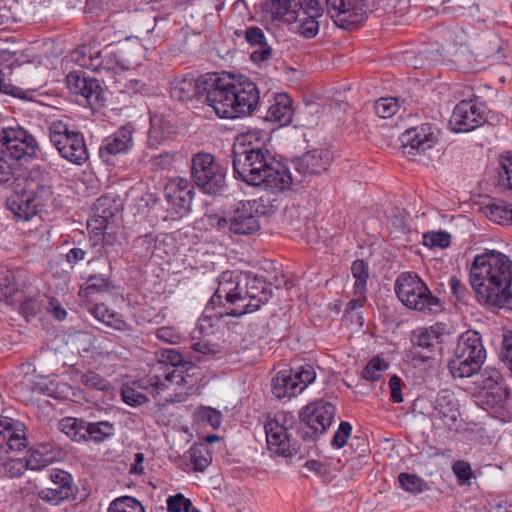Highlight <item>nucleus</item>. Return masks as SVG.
Listing matches in <instances>:
<instances>
[{
	"label": "nucleus",
	"instance_id": "obj_1",
	"mask_svg": "<svg viewBox=\"0 0 512 512\" xmlns=\"http://www.w3.org/2000/svg\"><path fill=\"white\" fill-rule=\"evenodd\" d=\"M233 170L235 177L248 185H264L272 192L291 187L289 168L261 146L237 142L233 146Z\"/></svg>",
	"mask_w": 512,
	"mask_h": 512
},
{
	"label": "nucleus",
	"instance_id": "obj_2",
	"mask_svg": "<svg viewBox=\"0 0 512 512\" xmlns=\"http://www.w3.org/2000/svg\"><path fill=\"white\" fill-rule=\"evenodd\" d=\"M272 296V285L258 275H246L245 285L233 281L232 275L223 273L219 286L207 303L206 310L220 309L219 317L239 318L257 311Z\"/></svg>",
	"mask_w": 512,
	"mask_h": 512
},
{
	"label": "nucleus",
	"instance_id": "obj_3",
	"mask_svg": "<svg viewBox=\"0 0 512 512\" xmlns=\"http://www.w3.org/2000/svg\"><path fill=\"white\" fill-rule=\"evenodd\" d=\"M470 283L484 301L512 307V261L505 254L491 250L478 255L470 268Z\"/></svg>",
	"mask_w": 512,
	"mask_h": 512
},
{
	"label": "nucleus",
	"instance_id": "obj_4",
	"mask_svg": "<svg viewBox=\"0 0 512 512\" xmlns=\"http://www.w3.org/2000/svg\"><path fill=\"white\" fill-rule=\"evenodd\" d=\"M208 98L220 118L233 119L251 114L260 96L256 84L244 75L228 79L216 75L215 87Z\"/></svg>",
	"mask_w": 512,
	"mask_h": 512
},
{
	"label": "nucleus",
	"instance_id": "obj_5",
	"mask_svg": "<svg viewBox=\"0 0 512 512\" xmlns=\"http://www.w3.org/2000/svg\"><path fill=\"white\" fill-rule=\"evenodd\" d=\"M53 195L49 173L37 166L23 179V184L7 198L6 206L18 220L27 221L35 216Z\"/></svg>",
	"mask_w": 512,
	"mask_h": 512
},
{
	"label": "nucleus",
	"instance_id": "obj_6",
	"mask_svg": "<svg viewBox=\"0 0 512 512\" xmlns=\"http://www.w3.org/2000/svg\"><path fill=\"white\" fill-rule=\"evenodd\" d=\"M197 367L174 349H164L160 352V360L150 371V380L158 390L168 389L171 385L187 386L192 390L197 384L194 378Z\"/></svg>",
	"mask_w": 512,
	"mask_h": 512
},
{
	"label": "nucleus",
	"instance_id": "obj_7",
	"mask_svg": "<svg viewBox=\"0 0 512 512\" xmlns=\"http://www.w3.org/2000/svg\"><path fill=\"white\" fill-rule=\"evenodd\" d=\"M399 300L409 309L436 314L441 311L440 300L433 296L426 283L417 275L405 272L395 282Z\"/></svg>",
	"mask_w": 512,
	"mask_h": 512
},
{
	"label": "nucleus",
	"instance_id": "obj_8",
	"mask_svg": "<svg viewBox=\"0 0 512 512\" xmlns=\"http://www.w3.org/2000/svg\"><path fill=\"white\" fill-rule=\"evenodd\" d=\"M191 175L206 194L222 195L227 188L226 169L210 153L199 152L192 157Z\"/></svg>",
	"mask_w": 512,
	"mask_h": 512
},
{
	"label": "nucleus",
	"instance_id": "obj_9",
	"mask_svg": "<svg viewBox=\"0 0 512 512\" xmlns=\"http://www.w3.org/2000/svg\"><path fill=\"white\" fill-rule=\"evenodd\" d=\"M336 415V407L324 400L307 404L299 411L297 434L303 440L315 441L330 427Z\"/></svg>",
	"mask_w": 512,
	"mask_h": 512
},
{
	"label": "nucleus",
	"instance_id": "obj_10",
	"mask_svg": "<svg viewBox=\"0 0 512 512\" xmlns=\"http://www.w3.org/2000/svg\"><path fill=\"white\" fill-rule=\"evenodd\" d=\"M49 138L59 154L67 161L82 165L88 160V149L82 133L71 130L62 120H56L50 124Z\"/></svg>",
	"mask_w": 512,
	"mask_h": 512
},
{
	"label": "nucleus",
	"instance_id": "obj_11",
	"mask_svg": "<svg viewBox=\"0 0 512 512\" xmlns=\"http://www.w3.org/2000/svg\"><path fill=\"white\" fill-rule=\"evenodd\" d=\"M40 150L36 138L21 126L0 130V154L15 163L36 159Z\"/></svg>",
	"mask_w": 512,
	"mask_h": 512
},
{
	"label": "nucleus",
	"instance_id": "obj_12",
	"mask_svg": "<svg viewBox=\"0 0 512 512\" xmlns=\"http://www.w3.org/2000/svg\"><path fill=\"white\" fill-rule=\"evenodd\" d=\"M254 204L239 201L224 216L217 219L216 227L236 236H248L260 230V222L256 217L257 208H253Z\"/></svg>",
	"mask_w": 512,
	"mask_h": 512
},
{
	"label": "nucleus",
	"instance_id": "obj_13",
	"mask_svg": "<svg viewBox=\"0 0 512 512\" xmlns=\"http://www.w3.org/2000/svg\"><path fill=\"white\" fill-rule=\"evenodd\" d=\"M312 365L305 364L279 371L272 379V393L277 398L294 397L315 380Z\"/></svg>",
	"mask_w": 512,
	"mask_h": 512
},
{
	"label": "nucleus",
	"instance_id": "obj_14",
	"mask_svg": "<svg viewBox=\"0 0 512 512\" xmlns=\"http://www.w3.org/2000/svg\"><path fill=\"white\" fill-rule=\"evenodd\" d=\"M332 161L331 152L323 149H315L306 152L292 160L295 174L289 168L291 186L303 183L307 178L325 172Z\"/></svg>",
	"mask_w": 512,
	"mask_h": 512
},
{
	"label": "nucleus",
	"instance_id": "obj_15",
	"mask_svg": "<svg viewBox=\"0 0 512 512\" xmlns=\"http://www.w3.org/2000/svg\"><path fill=\"white\" fill-rule=\"evenodd\" d=\"M216 75L177 78L171 83V97L183 102L197 98L210 106L209 93L215 87Z\"/></svg>",
	"mask_w": 512,
	"mask_h": 512
},
{
	"label": "nucleus",
	"instance_id": "obj_16",
	"mask_svg": "<svg viewBox=\"0 0 512 512\" xmlns=\"http://www.w3.org/2000/svg\"><path fill=\"white\" fill-rule=\"evenodd\" d=\"M327 12L334 23L343 29L360 25L366 17L364 0H325Z\"/></svg>",
	"mask_w": 512,
	"mask_h": 512
},
{
	"label": "nucleus",
	"instance_id": "obj_17",
	"mask_svg": "<svg viewBox=\"0 0 512 512\" xmlns=\"http://www.w3.org/2000/svg\"><path fill=\"white\" fill-rule=\"evenodd\" d=\"M268 449L279 456L292 457L300 450L297 441L291 439L288 427L279 418L269 419L264 425Z\"/></svg>",
	"mask_w": 512,
	"mask_h": 512
},
{
	"label": "nucleus",
	"instance_id": "obj_18",
	"mask_svg": "<svg viewBox=\"0 0 512 512\" xmlns=\"http://www.w3.org/2000/svg\"><path fill=\"white\" fill-rule=\"evenodd\" d=\"M165 197L172 213L183 217L190 211L194 186L185 178H174L165 186Z\"/></svg>",
	"mask_w": 512,
	"mask_h": 512
},
{
	"label": "nucleus",
	"instance_id": "obj_19",
	"mask_svg": "<svg viewBox=\"0 0 512 512\" xmlns=\"http://www.w3.org/2000/svg\"><path fill=\"white\" fill-rule=\"evenodd\" d=\"M438 138L435 129L428 123L406 130L401 136L402 151L406 155L425 153L432 149Z\"/></svg>",
	"mask_w": 512,
	"mask_h": 512
},
{
	"label": "nucleus",
	"instance_id": "obj_20",
	"mask_svg": "<svg viewBox=\"0 0 512 512\" xmlns=\"http://www.w3.org/2000/svg\"><path fill=\"white\" fill-rule=\"evenodd\" d=\"M67 87L76 95L83 96L91 107L104 102L103 89L97 79L88 78L81 71H71L66 77Z\"/></svg>",
	"mask_w": 512,
	"mask_h": 512
},
{
	"label": "nucleus",
	"instance_id": "obj_21",
	"mask_svg": "<svg viewBox=\"0 0 512 512\" xmlns=\"http://www.w3.org/2000/svg\"><path fill=\"white\" fill-rule=\"evenodd\" d=\"M482 111L471 101L459 102L450 117L449 125L454 132L463 133L474 130L485 123Z\"/></svg>",
	"mask_w": 512,
	"mask_h": 512
},
{
	"label": "nucleus",
	"instance_id": "obj_22",
	"mask_svg": "<svg viewBox=\"0 0 512 512\" xmlns=\"http://www.w3.org/2000/svg\"><path fill=\"white\" fill-rule=\"evenodd\" d=\"M455 356L465 358L469 361H477L483 364L486 358V351L482 344L481 337L476 331H466L463 333L457 343Z\"/></svg>",
	"mask_w": 512,
	"mask_h": 512
},
{
	"label": "nucleus",
	"instance_id": "obj_23",
	"mask_svg": "<svg viewBox=\"0 0 512 512\" xmlns=\"http://www.w3.org/2000/svg\"><path fill=\"white\" fill-rule=\"evenodd\" d=\"M152 393L156 392L159 394L161 390H158L157 387L150 380V373L146 378L140 379L139 381H134L132 383H126L121 388V397L122 400L132 407H137L143 405L149 401L148 397L143 393V391L150 389Z\"/></svg>",
	"mask_w": 512,
	"mask_h": 512
},
{
	"label": "nucleus",
	"instance_id": "obj_24",
	"mask_svg": "<svg viewBox=\"0 0 512 512\" xmlns=\"http://www.w3.org/2000/svg\"><path fill=\"white\" fill-rule=\"evenodd\" d=\"M458 416L459 412L452 396L447 391L438 394L432 413V420L434 422L439 421V426L451 429Z\"/></svg>",
	"mask_w": 512,
	"mask_h": 512
},
{
	"label": "nucleus",
	"instance_id": "obj_25",
	"mask_svg": "<svg viewBox=\"0 0 512 512\" xmlns=\"http://www.w3.org/2000/svg\"><path fill=\"white\" fill-rule=\"evenodd\" d=\"M132 146V129L131 127H121L112 136L104 139L100 154L118 155L126 153Z\"/></svg>",
	"mask_w": 512,
	"mask_h": 512
},
{
	"label": "nucleus",
	"instance_id": "obj_26",
	"mask_svg": "<svg viewBox=\"0 0 512 512\" xmlns=\"http://www.w3.org/2000/svg\"><path fill=\"white\" fill-rule=\"evenodd\" d=\"M293 116L292 100L286 94H279L275 97L274 103L267 111V119L280 123V125H288Z\"/></svg>",
	"mask_w": 512,
	"mask_h": 512
},
{
	"label": "nucleus",
	"instance_id": "obj_27",
	"mask_svg": "<svg viewBox=\"0 0 512 512\" xmlns=\"http://www.w3.org/2000/svg\"><path fill=\"white\" fill-rule=\"evenodd\" d=\"M50 479L53 484L51 488L57 492L63 491L60 496L64 500L76 499L78 488L71 474L61 469H53L50 473Z\"/></svg>",
	"mask_w": 512,
	"mask_h": 512
},
{
	"label": "nucleus",
	"instance_id": "obj_28",
	"mask_svg": "<svg viewBox=\"0 0 512 512\" xmlns=\"http://www.w3.org/2000/svg\"><path fill=\"white\" fill-rule=\"evenodd\" d=\"M270 5L273 20L283 23H294L298 20L296 0H271Z\"/></svg>",
	"mask_w": 512,
	"mask_h": 512
},
{
	"label": "nucleus",
	"instance_id": "obj_29",
	"mask_svg": "<svg viewBox=\"0 0 512 512\" xmlns=\"http://www.w3.org/2000/svg\"><path fill=\"white\" fill-rule=\"evenodd\" d=\"M91 314L106 326L111 327L118 331L127 330V323L122 319V316L117 312L111 311L104 304H95L91 308Z\"/></svg>",
	"mask_w": 512,
	"mask_h": 512
},
{
	"label": "nucleus",
	"instance_id": "obj_30",
	"mask_svg": "<svg viewBox=\"0 0 512 512\" xmlns=\"http://www.w3.org/2000/svg\"><path fill=\"white\" fill-rule=\"evenodd\" d=\"M149 139L154 143H161L175 133L174 125L162 115L150 118Z\"/></svg>",
	"mask_w": 512,
	"mask_h": 512
},
{
	"label": "nucleus",
	"instance_id": "obj_31",
	"mask_svg": "<svg viewBox=\"0 0 512 512\" xmlns=\"http://www.w3.org/2000/svg\"><path fill=\"white\" fill-rule=\"evenodd\" d=\"M481 366L477 361H469L459 356H455L448 364L449 370L455 379L471 377L480 370Z\"/></svg>",
	"mask_w": 512,
	"mask_h": 512
},
{
	"label": "nucleus",
	"instance_id": "obj_32",
	"mask_svg": "<svg viewBox=\"0 0 512 512\" xmlns=\"http://www.w3.org/2000/svg\"><path fill=\"white\" fill-rule=\"evenodd\" d=\"M59 428L73 441H86V421L73 417H66L59 423Z\"/></svg>",
	"mask_w": 512,
	"mask_h": 512
},
{
	"label": "nucleus",
	"instance_id": "obj_33",
	"mask_svg": "<svg viewBox=\"0 0 512 512\" xmlns=\"http://www.w3.org/2000/svg\"><path fill=\"white\" fill-rule=\"evenodd\" d=\"M411 342L414 346L431 349L438 343V327L418 328L412 332Z\"/></svg>",
	"mask_w": 512,
	"mask_h": 512
},
{
	"label": "nucleus",
	"instance_id": "obj_34",
	"mask_svg": "<svg viewBox=\"0 0 512 512\" xmlns=\"http://www.w3.org/2000/svg\"><path fill=\"white\" fill-rule=\"evenodd\" d=\"M486 216L499 224L512 223V207L507 206L503 202H492L485 207Z\"/></svg>",
	"mask_w": 512,
	"mask_h": 512
},
{
	"label": "nucleus",
	"instance_id": "obj_35",
	"mask_svg": "<svg viewBox=\"0 0 512 512\" xmlns=\"http://www.w3.org/2000/svg\"><path fill=\"white\" fill-rule=\"evenodd\" d=\"M86 428V441L102 442L114 433L113 424L107 421L97 423L86 422Z\"/></svg>",
	"mask_w": 512,
	"mask_h": 512
},
{
	"label": "nucleus",
	"instance_id": "obj_36",
	"mask_svg": "<svg viewBox=\"0 0 512 512\" xmlns=\"http://www.w3.org/2000/svg\"><path fill=\"white\" fill-rule=\"evenodd\" d=\"M0 12L2 18L0 24L22 22L27 15L24 8L16 0H11L8 4H5L0 8Z\"/></svg>",
	"mask_w": 512,
	"mask_h": 512
},
{
	"label": "nucleus",
	"instance_id": "obj_37",
	"mask_svg": "<svg viewBox=\"0 0 512 512\" xmlns=\"http://www.w3.org/2000/svg\"><path fill=\"white\" fill-rule=\"evenodd\" d=\"M351 273L355 278L354 290L360 293H366V285L369 277L368 264L361 259L355 260L351 266Z\"/></svg>",
	"mask_w": 512,
	"mask_h": 512
},
{
	"label": "nucleus",
	"instance_id": "obj_38",
	"mask_svg": "<svg viewBox=\"0 0 512 512\" xmlns=\"http://www.w3.org/2000/svg\"><path fill=\"white\" fill-rule=\"evenodd\" d=\"M398 481L401 487L411 494H419L429 489L428 484L415 474L400 473Z\"/></svg>",
	"mask_w": 512,
	"mask_h": 512
},
{
	"label": "nucleus",
	"instance_id": "obj_39",
	"mask_svg": "<svg viewBox=\"0 0 512 512\" xmlns=\"http://www.w3.org/2000/svg\"><path fill=\"white\" fill-rule=\"evenodd\" d=\"M108 512H145L143 505L133 497L123 496L113 500Z\"/></svg>",
	"mask_w": 512,
	"mask_h": 512
},
{
	"label": "nucleus",
	"instance_id": "obj_40",
	"mask_svg": "<svg viewBox=\"0 0 512 512\" xmlns=\"http://www.w3.org/2000/svg\"><path fill=\"white\" fill-rule=\"evenodd\" d=\"M189 454L196 471H204L212 460L208 447L204 444L194 445Z\"/></svg>",
	"mask_w": 512,
	"mask_h": 512
},
{
	"label": "nucleus",
	"instance_id": "obj_41",
	"mask_svg": "<svg viewBox=\"0 0 512 512\" xmlns=\"http://www.w3.org/2000/svg\"><path fill=\"white\" fill-rule=\"evenodd\" d=\"M388 368V364L379 357L373 358L367 363L361 372L363 379L371 382L378 381L381 378L382 372Z\"/></svg>",
	"mask_w": 512,
	"mask_h": 512
},
{
	"label": "nucleus",
	"instance_id": "obj_42",
	"mask_svg": "<svg viewBox=\"0 0 512 512\" xmlns=\"http://www.w3.org/2000/svg\"><path fill=\"white\" fill-rule=\"evenodd\" d=\"M399 107L398 99L393 97L380 98L374 103L375 113L384 119L395 115Z\"/></svg>",
	"mask_w": 512,
	"mask_h": 512
},
{
	"label": "nucleus",
	"instance_id": "obj_43",
	"mask_svg": "<svg viewBox=\"0 0 512 512\" xmlns=\"http://www.w3.org/2000/svg\"><path fill=\"white\" fill-rule=\"evenodd\" d=\"M300 21V24L298 26V33L306 38V39H312L316 37V35L319 32V21L318 17L313 16H304L303 18L298 19Z\"/></svg>",
	"mask_w": 512,
	"mask_h": 512
},
{
	"label": "nucleus",
	"instance_id": "obj_44",
	"mask_svg": "<svg viewBox=\"0 0 512 512\" xmlns=\"http://www.w3.org/2000/svg\"><path fill=\"white\" fill-rule=\"evenodd\" d=\"M298 8V17L300 13L304 16L321 17L323 15V7L319 0H296Z\"/></svg>",
	"mask_w": 512,
	"mask_h": 512
},
{
	"label": "nucleus",
	"instance_id": "obj_45",
	"mask_svg": "<svg viewBox=\"0 0 512 512\" xmlns=\"http://www.w3.org/2000/svg\"><path fill=\"white\" fill-rule=\"evenodd\" d=\"M509 396V391L503 385L495 386L486 391L487 403L492 407L497 406L503 408Z\"/></svg>",
	"mask_w": 512,
	"mask_h": 512
},
{
	"label": "nucleus",
	"instance_id": "obj_46",
	"mask_svg": "<svg viewBox=\"0 0 512 512\" xmlns=\"http://www.w3.org/2000/svg\"><path fill=\"white\" fill-rule=\"evenodd\" d=\"M250 204H254L253 208H257L256 217L259 215H270L276 212L278 206L274 204L275 200H271L268 197L261 196L258 199L247 200Z\"/></svg>",
	"mask_w": 512,
	"mask_h": 512
},
{
	"label": "nucleus",
	"instance_id": "obj_47",
	"mask_svg": "<svg viewBox=\"0 0 512 512\" xmlns=\"http://www.w3.org/2000/svg\"><path fill=\"white\" fill-rule=\"evenodd\" d=\"M8 452L9 451H7L3 456L1 470L4 469L5 475L10 478L20 477L26 470L24 462L21 460L6 461V455Z\"/></svg>",
	"mask_w": 512,
	"mask_h": 512
},
{
	"label": "nucleus",
	"instance_id": "obj_48",
	"mask_svg": "<svg viewBox=\"0 0 512 512\" xmlns=\"http://www.w3.org/2000/svg\"><path fill=\"white\" fill-rule=\"evenodd\" d=\"M197 415L200 420L210 425L213 429L219 428L221 424L222 415L216 409L203 407L197 412Z\"/></svg>",
	"mask_w": 512,
	"mask_h": 512
},
{
	"label": "nucleus",
	"instance_id": "obj_49",
	"mask_svg": "<svg viewBox=\"0 0 512 512\" xmlns=\"http://www.w3.org/2000/svg\"><path fill=\"white\" fill-rule=\"evenodd\" d=\"M111 288V281L105 275H91L87 281L86 290L89 293L107 291Z\"/></svg>",
	"mask_w": 512,
	"mask_h": 512
},
{
	"label": "nucleus",
	"instance_id": "obj_50",
	"mask_svg": "<svg viewBox=\"0 0 512 512\" xmlns=\"http://www.w3.org/2000/svg\"><path fill=\"white\" fill-rule=\"evenodd\" d=\"M16 163L7 156L0 154V184L7 183L15 177Z\"/></svg>",
	"mask_w": 512,
	"mask_h": 512
},
{
	"label": "nucleus",
	"instance_id": "obj_51",
	"mask_svg": "<svg viewBox=\"0 0 512 512\" xmlns=\"http://www.w3.org/2000/svg\"><path fill=\"white\" fill-rule=\"evenodd\" d=\"M424 242L431 247L446 248L450 245V235L446 232H432L424 236Z\"/></svg>",
	"mask_w": 512,
	"mask_h": 512
},
{
	"label": "nucleus",
	"instance_id": "obj_52",
	"mask_svg": "<svg viewBox=\"0 0 512 512\" xmlns=\"http://www.w3.org/2000/svg\"><path fill=\"white\" fill-rule=\"evenodd\" d=\"M193 352L203 356H213L220 352V346L207 340L193 341L191 344Z\"/></svg>",
	"mask_w": 512,
	"mask_h": 512
},
{
	"label": "nucleus",
	"instance_id": "obj_53",
	"mask_svg": "<svg viewBox=\"0 0 512 512\" xmlns=\"http://www.w3.org/2000/svg\"><path fill=\"white\" fill-rule=\"evenodd\" d=\"M481 377L483 378L481 385L484 390H490L495 386L501 385L500 381L502 380V376L497 369H485Z\"/></svg>",
	"mask_w": 512,
	"mask_h": 512
},
{
	"label": "nucleus",
	"instance_id": "obj_54",
	"mask_svg": "<svg viewBox=\"0 0 512 512\" xmlns=\"http://www.w3.org/2000/svg\"><path fill=\"white\" fill-rule=\"evenodd\" d=\"M351 431H352V427H351L350 423L345 422V421L341 422L338 430L336 431V433L333 436V439L331 442L332 446H334L336 448L343 447L346 444L347 439L349 438V436L351 434Z\"/></svg>",
	"mask_w": 512,
	"mask_h": 512
},
{
	"label": "nucleus",
	"instance_id": "obj_55",
	"mask_svg": "<svg viewBox=\"0 0 512 512\" xmlns=\"http://www.w3.org/2000/svg\"><path fill=\"white\" fill-rule=\"evenodd\" d=\"M81 383L87 387L103 390L105 380L96 372L88 371L81 375Z\"/></svg>",
	"mask_w": 512,
	"mask_h": 512
},
{
	"label": "nucleus",
	"instance_id": "obj_56",
	"mask_svg": "<svg viewBox=\"0 0 512 512\" xmlns=\"http://www.w3.org/2000/svg\"><path fill=\"white\" fill-rule=\"evenodd\" d=\"M247 42L251 46H263L266 43L265 35L259 27H250L244 32Z\"/></svg>",
	"mask_w": 512,
	"mask_h": 512
},
{
	"label": "nucleus",
	"instance_id": "obj_57",
	"mask_svg": "<svg viewBox=\"0 0 512 512\" xmlns=\"http://www.w3.org/2000/svg\"><path fill=\"white\" fill-rule=\"evenodd\" d=\"M156 336L158 339L171 344L179 343L181 340L180 333L172 327L158 328L156 330Z\"/></svg>",
	"mask_w": 512,
	"mask_h": 512
},
{
	"label": "nucleus",
	"instance_id": "obj_58",
	"mask_svg": "<svg viewBox=\"0 0 512 512\" xmlns=\"http://www.w3.org/2000/svg\"><path fill=\"white\" fill-rule=\"evenodd\" d=\"M90 55H92V48L83 46L72 53V60L80 67L88 69Z\"/></svg>",
	"mask_w": 512,
	"mask_h": 512
},
{
	"label": "nucleus",
	"instance_id": "obj_59",
	"mask_svg": "<svg viewBox=\"0 0 512 512\" xmlns=\"http://www.w3.org/2000/svg\"><path fill=\"white\" fill-rule=\"evenodd\" d=\"M62 491L57 492L52 488H44L38 492V498L42 501L50 504V505H59L61 502L65 501L61 496Z\"/></svg>",
	"mask_w": 512,
	"mask_h": 512
},
{
	"label": "nucleus",
	"instance_id": "obj_60",
	"mask_svg": "<svg viewBox=\"0 0 512 512\" xmlns=\"http://www.w3.org/2000/svg\"><path fill=\"white\" fill-rule=\"evenodd\" d=\"M502 360L512 372V332L504 334Z\"/></svg>",
	"mask_w": 512,
	"mask_h": 512
},
{
	"label": "nucleus",
	"instance_id": "obj_61",
	"mask_svg": "<svg viewBox=\"0 0 512 512\" xmlns=\"http://www.w3.org/2000/svg\"><path fill=\"white\" fill-rule=\"evenodd\" d=\"M389 388L391 393V400L395 403L403 402V396L401 392L402 380L397 375H393L389 379Z\"/></svg>",
	"mask_w": 512,
	"mask_h": 512
},
{
	"label": "nucleus",
	"instance_id": "obj_62",
	"mask_svg": "<svg viewBox=\"0 0 512 512\" xmlns=\"http://www.w3.org/2000/svg\"><path fill=\"white\" fill-rule=\"evenodd\" d=\"M88 69L99 72H109V67L104 65V60L101 51H97L92 48V55H90Z\"/></svg>",
	"mask_w": 512,
	"mask_h": 512
},
{
	"label": "nucleus",
	"instance_id": "obj_63",
	"mask_svg": "<svg viewBox=\"0 0 512 512\" xmlns=\"http://www.w3.org/2000/svg\"><path fill=\"white\" fill-rule=\"evenodd\" d=\"M20 309L26 318L34 317L40 311V304L36 299L28 298L22 302Z\"/></svg>",
	"mask_w": 512,
	"mask_h": 512
},
{
	"label": "nucleus",
	"instance_id": "obj_64",
	"mask_svg": "<svg viewBox=\"0 0 512 512\" xmlns=\"http://www.w3.org/2000/svg\"><path fill=\"white\" fill-rule=\"evenodd\" d=\"M452 468L460 480L467 481L471 478L472 471L470 465L467 462L459 460L454 463Z\"/></svg>",
	"mask_w": 512,
	"mask_h": 512
}]
</instances>
